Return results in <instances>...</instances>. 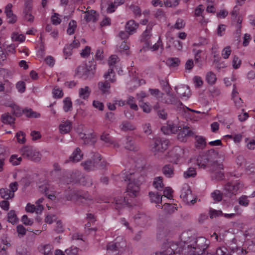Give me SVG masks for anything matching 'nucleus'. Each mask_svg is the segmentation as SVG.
I'll list each match as a JSON object with an SVG mask.
<instances>
[{
    "mask_svg": "<svg viewBox=\"0 0 255 255\" xmlns=\"http://www.w3.org/2000/svg\"><path fill=\"white\" fill-rule=\"evenodd\" d=\"M11 4H8L5 9V12L6 14V16L8 20V23H13L16 21V16L13 14L11 10L12 8Z\"/></svg>",
    "mask_w": 255,
    "mask_h": 255,
    "instance_id": "f3484780",
    "label": "nucleus"
},
{
    "mask_svg": "<svg viewBox=\"0 0 255 255\" xmlns=\"http://www.w3.org/2000/svg\"><path fill=\"white\" fill-rule=\"evenodd\" d=\"M181 249L176 244L172 243L164 251L167 255H179Z\"/></svg>",
    "mask_w": 255,
    "mask_h": 255,
    "instance_id": "4468645a",
    "label": "nucleus"
},
{
    "mask_svg": "<svg viewBox=\"0 0 255 255\" xmlns=\"http://www.w3.org/2000/svg\"><path fill=\"white\" fill-rule=\"evenodd\" d=\"M165 135H171L176 134L177 128H160Z\"/></svg>",
    "mask_w": 255,
    "mask_h": 255,
    "instance_id": "864d4df0",
    "label": "nucleus"
},
{
    "mask_svg": "<svg viewBox=\"0 0 255 255\" xmlns=\"http://www.w3.org/2000/svg\"><path fill=\"white\" fill-rule=\"evenodd\" d=\"M75 200L77 202L79 203L87 205H89L92 202V199L91 197L87 194H85L83 196L76 195L75 196Z\"/></svg>",
    "mask_w": 255,
    "mask_h": 255,
    "instance_id": "2eb2a0df",
    "label": "nucleus"
},
{
    "mask_svg": "<svg viewBox=\"0 0 255 255\" xmlns=\"http://www.w3.org/2000/svg\"><path fill=\"white\" fill-rule=\"evenodd\" d=\"M180 0H165L164 3L167 7H175L178 5Z\"/></svg>",
    "mask_w": 255,
    "mask_h": 255,
    "instance_id": "09e8293b",
    "label": "nucleus"
},
{
    "mask_svg": "<svg viewBox=\"0 0 255 255\" xmlns=\"http://www.w3.org/2000/svg\"><path fill=\"white\" fill-rule=\"evenodd\" d=\"M74 46L72 44L67 45L64 49V53L66 56H69L72 54V51Z\"/></svg>",
    "mask_w": 255,
    "mask_h": 255,
    "instance_id": "603ef678",
    "label": "nucleus"
},
{
    "mask_svg": "<svg viewBox=\"0 0 255 255\" xmlns=\"http://www.w3.org/2000/svg\"><path fill=\"white\" fill-rule=\"evenodd\" d=\"M83 154L79 147H77L75 150L73 152L72 155L70 156L69 160L72 162H78L83 158Z\"/></svg>",
    "mask_w": 255,
    "mask_h": 255,
    "instance_id": "aec40b11",
    "label": "nucleus"
},
{
    "mask_svg": "<svg viewBox=\"0 0 255 255\" xmlns=\"http://www.w3.org/2000/svg\"><path fill=\"white\" fill-rule=\"evenodd\" d=\"M137 26L138 25L135 23L134 20H130L127 23L126 29L128 32L131 33L137 28Z\"/></svg>",
    "mask_w": 255,
    "mask_h": 255,
    "instance_id": "cd10ccee",
    "label": "nucleus"
},
{
    "mask_svg": "<svg viewBox=\"0 0 255 255\" xmlns=\"http://www.w3.org/2000/svg\"><path fill=\"white\" fill-rule=\"evenodd\" d=\"M31 9V6L30 4H27L24 10V18L27 21L30 22H33L34 20V16L32 15L30 11Z\"/></svg>",
    "mask_w": 255,
    "mask_h": 255,
    "instance_id": "4be33fe9",
    "label": "nucleus"
},
{
    "mask_svg": "<svg viewBox=\"0 0 255 255\" xmlns=\"http://www.w3.org/2000/svg\"><path fill=\"white\" fill-rule=\"evenodd\" d=\"M172 189L170 187H166L163 191V196L170 199L172 197Z\"/></svg>",
    "mask_w": 255,
    "mask_h": 255,
    "instance_id": "13d9d810",
    "label": "nucleus"
},
{
    "mask_svg": "<svg viewBox=\"0 0 255 255\" xmlns=\"http://www.w3.org/2000/svg\"><path fill=\"white\" fill-rule=\"evenodd\" d=\"M176 134L177 137L181 141H185L187 139L193 134V132L189 128H177Z\"/></svg>",
    "mask_w": 255,
    "mask_h": 255,
    "instance_id": "9d476101",
    "label": "nucleus"
},
{
    "mask_svg": "<svg viewBox=\"0 0 255 255\" xmlns=\"http://www.w3.org/2000/svg\"><path fill=\"white\" fill-rule=\"evenodd\" d=\"M160 46H161V48L163 49L162 41H161L160 38H159L156 43H155L154 45H153L152 46L151 43H150V46L146 47L148 49H152V51H156V50H158V49L159 48V47Z\"/></svg>",
    "mask_w": 255,
    "mask_h": 255,
    "instance_id": "49530a36",
    "label": "nucleus"
},
{
    "mask_svg": "<svg viewBox=\"0 0 255 255\" xmlns=\"http://www.w3.org/2000/svg\"><path fill=\"white\" fill-rule=\"evenodd\" d=\"M231 53V50L230 46H227L225 47L222 52V55L224 59H227Z\"/></svg>",
    "mask_w": 255,
    "mask_h": 255,
    "instance_id": "8fccbe9b",
    "label": "nucleus"
},
{
    "mask_svg": "<svg viewBox=\"0 0 255 255\" xmlns=\"http://www.w3.org/2000/svg\"><path fill=\"white\" fill-rule=\"evenodd\" d=\"M94 157L93 159L87 160L81 163L85 170L87 171L94 170L101 161V156L99 154H96Z\"/></svg>",
    "mask_w": 255,
    "mask_h": 255,
    "instance_id": "6e6552de",
    "label": "nucleus"
},
{
    "mask_svg": "<svg viewBox=\"0 0 255 255\" xmlns=\"http://www.w3.org/2000/svg\"><path fill=\"white\" fill-rule=\"evenodd\" d=\"M184 153V150L179 147H175L168 152L169 157L171 158V161L175 162L176 160L181 157Z\"/></svg>",
    "mask_w": 255,
    "mask_h": 255,
    "instance_id": "9b49d317",
    "label": "nucleus"
},
{
    "mask_svg": "<svg viewBox=\"0 0 255 255\" xmlns=\"http://www.w3.org/2000/svg\"><path fill=\"white\" fill-rule=\"evenodd\" d=\"M23 114L28 118H36L40 117V114L33 111L31 109L25 108L22 109Z\"/></svg>",
    "mask_w": 255,
    "mask_h": 255,
    "instance_id": "5701e85b",
    "label": "nucleus"
},
{
    "mask_svg": "<svg viewBox=\"0 0 255 255\" xmlns=\"http://www.w3.org/2000/svg\"><path fill=\"white\" fill-rule=\"evenodd\" d=\"M91 93V90L88 86L81 88L79 91V97L83 99H87Z\"/></svg>",
    "mask_w": 255,
    "mask_h": 255,
    "instance_id": "a878e982",
    "label": "nucleus"
},
{
    "mask_svg": "<svg viewBox=\"0 0 255 255\" xmlns=\"http://www.w3.org/2000/svg\"><path fill=\"white\" fill-rule=\"evenodd\" d=\"M7 200L4 199L3 201H0V207L5 211H7L9 209V203Z\"/></svg>",
    "mask_w": 255,
    "mask_h": 255,
    "instance_id": "4d7b16f0",
    "label": "nucleus"
},
{
    "mask_svg": "<svg viewBox=\"0 0 255 255\" xmlns=\"http://www.w3.org/2000/svg\"><path fill=\"white\" fill-rule=\"evenodd\" d=\"M8 221L12 224H14L17 221V218L14 210H11L7 215Z\"/></svg>",
    "mask_w": 255,
    "mask_h": 255,
    "instance_id": "72a5a7b5",
    "label": "nucleus"
},
{
    "mask_svg": "<svg viewBox=\"0 0 255 255\" xmlns=\"http://www.w3.org/2000/svg\"><path fill=\"white\" fill-rule=\"evenodd\" d=\"M18 183L14 182L10 184L9 189L3 188L0 189L1 197L5 200L12 199L14 196V192L17 190Z\"/></svg>",
    "mask_w": 255,
    "mask_h": 255,
    "instance_id": "39448f33",
    "label": "nucleus"
},
{
    "mask_svg": "<svg viewBox=\"0 0 255 255\" xmlns=\"http://www.w3.org/2000/svg\"><path fill=\"white\" fill-rule=\"evenodd\" d=\"M91 131L87 132L85 130L77 131L80 138L83 139L85 144H94L96 142L95 135Z\"/></svg>",
    "mask_w": 255,
    "mask_h": 255,
    "instance_id": "1a4fd4ad",
    "label": "nucleus"
},
{
    "mask_svg": "<svg viewBox=\"0 0 255 255\" xmlns=\"http://www.w3.org/2000/svg\"><path fill=\"white\" fill-rule=\"evenodd\" d=\"M163 86V90L166 92L167 94H169L170 92V87L167 81H162V83Z\"/></svg>",
    "mask_w": 255,
    "mask_h": 255,
    "instance_id": "e2e57ef3",
    "label": "nucleus"
},
{
    "mask_svg": "<svg viewBox=\"0 0 255 255\" xmlns=\"http://www.w3.org/2000/svg\"><path fill=\"white\" fill-rule=\"evenodd\" d=\"M151 34L150 30L148 29H146L142 33L141 42L144 43V46L143 48H144L145 47L150 46V43H151L150 37Z\"/></svg>",
    "mask_w": 255,
    "mask_h": 255,
    "instance_id": "dca6fc26",
    "label": "nucleus"
},
{
    "mask_svg": "<svg viewBox=\"0 0 255 255\" xmlns=\"http://www.w3.org/2000/svg\"><path fill=\"white\" fill-rule=\"evenodd\" d=\"M181 197L183 198V201L187 204L191 203L192 204H193L196 201V198L193 197L191 191L189 189H187L183 191Z\"/></svg>",
    "mask_w": 255,
    "mask_h": 255,
    "instance_id": "f8f14e48",
    "label": "nucleus"
},
{
    "mask_svg": "<svg viewBox=\"0 0 255 255\" xmlns=\"http://www.w3.org/2000/svg\"><path fill=\"white\" fill-rule=\"evenodd\" d=\"M101 140L104 141L107 143H111V138L109 134L108 133H103V134L101 136Z\"/></svg>",
    "mask_w": 255,
    "mask_h": 255,
    "instance_id": "69168bd1",
    "label": "nucleus"
},
{
    "mask_svg": "<svg viewBox=\"0 0 255 255\" xmlns=\"http://www.w3.org/2000/svg\"><path fill=\"white\" fill-rule=\"evenodd\" d=\"M169 142L166 140H161L160 138H154L152 140L151 151L154 155L158 158L161 157V154L168 147Z\"/></svg>",
    "mask_w": 255,
    "mask_h": 255,
    "instance_id": "7ed1b4c3",
    "label": "nucleus"
},
{
    "mask_svg": "<svg viewBox=\"0 0 255 255\" xmlns=\"http://www.w3.org/2000/svg\"><path fill=\"white\" fill-rule=\"evenodd\" d=\"M11 107L12 108V113L15 116L20 117L21 116L23 113L22 110L18 106L12 105Z\"/></svg>",
    "mask_w": 255,
    "mask_h": 255,
    "instance_id": "ea45409f",
    "label": "nucleus"
},
{
    "mask_svg": "<svg viewBox=\"0 0 255 255\" xmlns=\"http://www.w3.org/2000/svg\"><path fill=\"white\" fill-rule=\"evenodd\" d=\"M119 61V58L117 55H112L108 60V64L110 67L107 73H105L104 77L108 79L109 81L113 83L116 81L115 79V73L114 72V66Z\"/></svg>",
    "mask_w": 255,
    "mask_h": 255,
    "instance_id": "423d86ee",
    "label": "nucleus"
},
{
    "mask_svg": "<svg viewBox=\"0 0 255 255\" xmlns=\"http://www.w3.org/2000/svg\"><path fill=\"white\" fill-rule=\"evenodd\" d=\"M241 64V60L239 58L235 56L233 60V66L235 69H238Z\"/></svg>",
    "mask_w": 255,
    "mask_h": 255,
    "instance_id": "5fc2aeb1",
    "label": "nucleus"
},
{
    "mask_svg": "<svg viewBox=\"0 0 255 255\" xmlns=\"http://www.w3.org/2000/svg\"><path fill=\"white\" fill-rule=\"evenodd\" d=\"M140 175L138 173H129L126 176L125 180L129 181L127 186L128 195L132 198L135 197L138 194L139 186L140 184Z\"/></svg>",
    "mask_w": 255,
    "mask_h": 255,
    "instance_id": "f03ea898",
    "label": "nucleus"
},
{
    "mask_svg": "<svg viewBox=\"0 0 255 255\" xmlns=\"http://www.w3.org/2000/svg\"><path fill=\"white\" fill-rule=\"evenodd\" d=\"M193 81L197 87H200L203 85V82L200 77L195 76L193 78Z\"/></svg>",
    "mask_w": 255,
    "mask_h": 255,
    "instance_id": "774afa93",
    "label": "nucleus"
},
{
    "mask_svg": "<svg viewBox=\"0 0 255 255\" xmlns=\"http://www.w3.org/2000/svg\"><path fill=\"white\" fill-rule=\"evenodd\" d=\"M241 187L240 183H229L225 186V189L232 194L236 195Z\"/></svg>",
    "mask_w": 255,
    "mask_h": 255,
    "instance_id": "6ab92c4d",
    "label": "nucleus"
},
{
    "mask_svg": "<svg viewBox=\"0 0 255 255\" xmlns=\"http://www.w3.org/2000/svg\"><path fill=\"white\" fill-rule=\"evenodd\" d=\"M180 62L177 58H169L167 60V64L169 67H175L179 65Z\"/></svg>",
    "mask_w": 255,
    "mask_h": 255,
    "instance_id": "7c9ffc66",
    "label": "nucleus"
},
{
    "mask_svg": "<svg viewBox=\"0 0 255 255\" xmlns=\"http://www.w3.org/2000/svg\"><path fill=\"white\" fill-rule=\"evenodd\" d=\"M20 152L23 156L32 161L38 162L41 159V154L31 146L22 147L20 150Z\"/></svg>",
    "mask_w": 255,
    "mask_h": 255,
    "instance_id": "20e7f679",
    "label": "nucleus"
},
{
    "mask_svg": "<svg viewBox=\"0 0 255 255\" xmlns=\"http://www.w3.org/2000/svg\"><path fill=\"white\" fill-rule=\"evenodd\" d=\"M51 247L50 245H47L43 246L42 253L44 255H52L51 252Z\"/></svg>",
    "mask_w": 255,
    "mask_h": 255,
    "instance_id": "6e6d98bb",
    "label": "nucleus"
},
{
    "mask_svg": "<svg viewBox=\"0 0 255 255\" xmlns=\"http://www.w3.org/2000/svg\"><path fill=\"white\" fill-rule=\"evenodd\" d=\"M128 142L126 144L125 147L129 150H133L137 151L138 149V147L136 146L133 142H131V138L128 137L127 138Z\"/></svg>",
    "mask_w": 255,
    "mask_h": 255,
    "instance_id": "c9c22d12",
    "label": "nucleus"
},
{
    "mask_svg": "<svg viewBox=\"0 0 255 255\" xmlns=\"http://www.w3.org/2000/svg\"><path fill=\"white\" fill-rule=\"evenodd\" d=\"M14 120L15 119L8 113L4 114L1 116V121L4 124L11 125L12 124L14 123Z\"/></svg>",
    "mask_w": 255,
    "mask_h": 255,
    "instance_id": "c85d7f7f",
    "label": "nucleus"
},
{
    "mask_svg": "<svg viewBox=\"0 0 255 255\" xmlns=\"http://www.w3.org/2000/svg\"><path fill=\"white\" fill-rule=\"evenodd\" d=\"M169 98L165 100V103L167 104H176L177 102V99L175 95L173 94L169 93V94H167Z\"/></svg>",
    "mask_w": 255,
    "mask_h": 255,
    "instance_id": "79ce46f5",
    "label": "nucleus"
},
{
    "mask_svg": "<svg viewBox=\"0 0 255 255\" xmlns=\"http://www.w3.org/2000/svg\"><path fill=\"white\" fill-rule=\"evenodd\" d=\"M207 156L205 154V155L198 156L196 159L195 158H191L190 159V162H196V163L199 166L205 168L206 166V164L209 163V161H207Z\"/></svg>",
    "mask_w": 255,
    "mask_h": 255,
    "instance_id": "ddd939ff",
    "label": "nucleus"
},
{
    "mask_svg": "<svg viewBox=\"0 0 255 255\" xmlns=\"http://www.w3.org/2000/svg\"><path fill=\"white\" fill-rule=\"evenodd\" d=\"M174 167L170 164H167L162 168L163 174L167 177H171L174 174Z\"/></svg>",
    "mask_w": 255,
    "mask_h": 255,
    "instance_id": "b1692460",
    "label": "nucleus"
},
{
    "mask_svg": "<svg viewBox=\"0 0 255 255\" xmlns=\"http://www.w3.org/2000/svg\"><path fill=\"white\" fill-rule=\"evenodd\" d=\"M196 147L199 148H203L206 145L205 138L201 136H196Z\"/></svg>",
    "mask_w": 255,
    "mask_h": 255,
    "instance_id": "c756f323",
    "label": "nucleus"
},
{
    "mask_svg": "<svg viewBox=\"0 0 255 255\" xmlns=\"http://www.w3.org/2000/svg\"><path fill=\"white\" fill-rule=\"evenodd\" d=\"M216 79V75L212 72H210L207 74L206 80L209 84L211 85L214 84Z\"/></svg>",
    "mask_w": 255,
    "mask_h": 255,
    "instance_id": "58836bf2",
    "label": "nucleus"
},
{
    "mask_svg": "<svg viewBox=\"0 0 255 255\" xmlns=\"http://www.w3.org/2000/svg\"><path fill=\"white\" fill-rule=\"evenodd\" d=\"M78 252L77 248H69L65 251V255H77Z\"/></svg>",
    "mask_w": 255,
    "mask_h": 255,
    "instance_id": "3c124183",
    "label": "nucleus"
},
{
    "mask_svg": "<svg viewBox=\"0 0 255 255\" xmlns=\"http://www.w3.org/2000/svg\"><path fill=\"white\" fill-rule=\"evenodd\" d=\"M11 38L13 41L23 42L25 40V36L22 34L13 33L12 35Z\"/></svg>",
    "mask_w": 255,
    "mask_h": 255,
    "instance_id": "c03bdc74",
    "label": "nucleus"
},
{
    "mask_svg": "<svg viewBox=\"0 0 255 255\" xmlns=\"http://www.w3.org/2000/svg\"><path fill=\"white\" fill-rule=\"evenodd\" d=\"M63 109L65 112H68L71 110L72 103L69 98H65L63 101Z\"/></svg>",
    "mask_w": 255,
    "mask_h": 255,
    "instance_id": "f704fd0d",
    "label": "nucleus"
},
{
    "mask_svg": "<svg viewBox=\"0 0 255 255\" xmlns=\"http://www.w3.org/2000/svg\"><path fill=\"white\" fill-rule=\"evenodd\" d=\"M153 184L155 188L157 190H161L163 187L162 178L160 177L155 178Z\"/></svg>",
    "mask_w": 255,
    "mask_h": 255,
    "instance_id": "473e14b6",
    "label": "nucleus"
},
{
    "mask_svg": "<svg viewBox=\"0 0 255 255\" xmlns=\"http://www.w3.org/2000/svg\"><path fill=\"white\" fill-rule=\"evenodd\" d=\"M212 197L215 201H220L222 199V194L219 190H215L212 193Z\"/></svg>",
    "mask_w": 255,
    "mask_h": 255,
    "instance_id": "de8ad7c7",
    "label": "nucleus"
},
{
    "mask_svg": "<svg viewBox=\"0 0 255 255\" xmlns=\"http://www.w3.org/2000/svg\"><path fill=\"white\" fill-rule=\"evenodd\" d=\"M119 244L118 243L110 242L106 246V250L108 254H111L119 251Z\"/></svg>",
    "mask_w": 255,
    "mask_h": 255,
    "instance_id": "393cba45",
    "label": "nucleus"
},
{
    "mask_svg": "<svg viewBox=\"0 0 255 255\" xmlns=\"http://www.w3.org/2000/svg\"><path fill=\"white\" fill-rule=\"evenodd\" d=\"M84 19L87 22L92 21L96 22L97 20V18L96 16V11L92 10L91 11H86V14L84 16Z\"/></svg>",
    "mask_w": 255,
    "mask_h": 255,
    "instance_id": "bb28decb",
    "label": "nucleus"
},
{
    "mask_svg": "<svg viewBox=\"0 0 255 255\" xmlns=\"http://www.w3.org/2000/svg\"><path fill=\"white\" fill-rule=\"evenodd\" d=\"M183 239L184 243L187 244L185 250L188 255H201L209 245V241L204 237H190L186 239V237L184 236Z\"/></svg>",
    "mask_w": 255,
    "mask_h": 255,
    "instance_id": "f257e3e1",
    "label": "nucleus"
},
{
    "mask_svg": "<svg viewBox=\"0 0 255 255\" xmlns=\"http://www.w3.org/2000/svg\"><path fill=\"white\" fill-rule=\"evenodd\" d=\"M16 88L19 92H24L25 89V83L22 81L18 82L16 84Z\"/></svg>",
    "mask_w": 255,
    "mask_h": 255,
    "instance_id": "680f3d73",
    "label": "nucleus"
},
{
    "mask_svg": "<svg viewBox=\"0 0 255 255\" xmlns=\"http://www.w3.org/2000/svg\"><path fill=\"white\" fill-rule=\"evenodd\" d=\"M25 133L21 131L18 132L16 134L17 141L20 143H24L25 142Z\"/></svg>",
    "mask_w": 255,
    "mask_h": 255,
    "instance_id": "a18cd8bd",
    "label": "nucleus"
},
{
    "mask_svg": "<svg viewBox=\"0 0 255 255\" xmlns=\"http://www.w3.org/2000/svg\"><path fill=\"white\" fill-rule=\"evenodd\" d=\"M185 26V23L182 19H178L174 25V27L177 29H180Z\"/></svg>",
    "mask_w": 255,
    "mask_h": 255,
    "instance_id": "bf43d9fd",
    "label": "nucleus"
},
{
    "mask_svg": "<svg viewBox=\"0 0 255 255\" xmlns=\"http://www.w3.org/2000/svg\"><path fill=\"white\" fill-rule=\"evenodd\" d=\"M76 26H77L76 22L74 20H71L69 22V25H68V28L67 30V33L69 35L73 34L75 32V30L76 28Z\"/></svg>",
    "mask_w": 255,
    "mask_h": 255,
    "instance_id": "e433bc0d",
    "label": "nucleus"
},
{
    "mask_svg": "<svg viewBox=\"0 0 255 255\" xmlns=\"http://www.w3.org/2000/svg\"><path fill=\"white\" fill-rule=\"evenodd\" d=\"M149 195L152 202H155V203L161 202L162 197L161 195H158L151 192L149 193Z\"/></svg>",
    "mask_w": 255,
    "mask_h": 255,
    "instance_id": "2f4dec72",
    "label": "nucleus"
},
{
    "mask_svg": "<svg viewBox=\"0 0 255 255\" xmlns=\"http://www.w3.org/2000/svg\"><path fill=\"white\" fill-rule=\"evenodd\" d=\"M206 155L207 158L206 159L207 161H209V164L214 166L212 169L214 171H216V169H214L216 165L219 170L223 169L222 164H217V159L219 158V154L214 149H211L206 153Z\"/></svg>",
    "mask_w": 255,
    "mask_h": 255,
    "instance_id": "0eeeda50",
    "label": "nucleus"
},
{
    "mask_svg": "<svg viewBox=\"0 0 255 255\" xmlns=\"http://www.w3.org/2000/svg\"><path fill=\"white\" fill-rule=\"evenodd\" d=\"M32 139L34 140L38 139L41 138V134L39 131L33 130L30 133Z\"/></svg>",
    "mask_w": 255,
    "mask_h": 255,
    "instance_id": "338daca9",
    "label": "nucleus"
},
{
    "mask_svg": "<svg viewBox=\"0 0 255 255\" xmlns=\"http://www.w3.org/2000/svg\"><path fill=\"white\" fill-rule=\"evenodd\" d=\"M99 89L102 91L103 94L110 93L109 89L111 87L110 84L108 81L100 82L98 83Z\"/></svg>",
    "mask_w": 255,
    "mask_h": 255,
    "instance_id": "412c9836",
    "label": "nucleus"
},
{
    "mask_svg": "<svg viewBox=\"0 0 255 255\" xmlns=\"http://www.w3.org/2000/svg\"><path fill=\"white\" fill-rule=\"evenodd\" d=\"M127 198V197H125L124 198H121L120 199L118 198L116 199L115 201V204L116 205L115 208L118 210L121 207L122 205H124V204H128V202L126 200Z\"/></svg>",
    "mask_w": 255,
    "mask_h": 255,
    "instance_id": "4c0bfd02",
    "label": "nucleus"
},
{
    "mask_svg": "<svg viewBox=\"0 0 255 255\" xmlns=\"http://www.w3.org/2000/svg\"><path fill=\"white\" fill-rule=\"evenodd\" d=\"M22 160V158L21 157H18L16 155H12L10 158L9 161L12 163L13 165H19Z\"/></svg>",
    "mask_w": 255,
    "mask_h": 255,
    "instance_id": "37998d69",
    "label": "nucleus"
},
{
    "mask_svg": "<svg viewBox=\"0 0 255 255\" xmlns=\"http://www.w3.org/2000/svg\"><path fill=\"white\" fill-rule=\"evenodd\" d=\"M58 14L56 13H54V15L52 16L51 17V20L52 22V23L55 25H57L59 23H60L61 20V19L58 17Z\"/></svg>",
    "mask_w": 255,
    "mask_h": 255,
    "instance_id": "052dcab7",
    "label": "nucleus"
},
{
    "mask_svg": "<svg viewBox=\"0 0 255 255\" xmlns=\"http://www.w3.org/2000/svg\"><path fill=\"white\" fill-rule=\"evenodd\" d=\"M175 90H176L177 93L181 97L188 98L190 96V90L189 87L187 85H181L179 87L178 91L177 90V87H175Z\"/></svg>",
    "mask_w": 255,
    "mask_h": 255,
    "instance_id": "a211bd4d",
    "label": "nucleus"
},
{
    "mask_svg": "<svg viewBox=\"0 0 255 255\" xmlns=\"http://www.w3.org/2000/svg\"><path fill=\"white\" fill-rule=\"evenodd\" d=\"M196 175V172L194 168L190 167L187 171L184 172V176L187 178L191 177H194Z\"/></svg>",
    "mask_w": 255,
    "mask_h": 255,
    "instance_id": "a19ab883",
    "label": "nucleus"
},
{
    "mask_svg": "<svg viewBox=\"0 0 255 255\" xmlns=\"http://www.w3.org/2000/svg\"><path fill=\"white\" fill-rule=\"evenodd\" d=\"M93 106L100 111H103L104 109V105L103 103L98 101H94L93 102Z\"/></svg>",
    "mask_w": 255,
    "mask_h": 255,
    "instance_id": "0e129e2a",
    "label": "nucleus"
}]
</instances>
